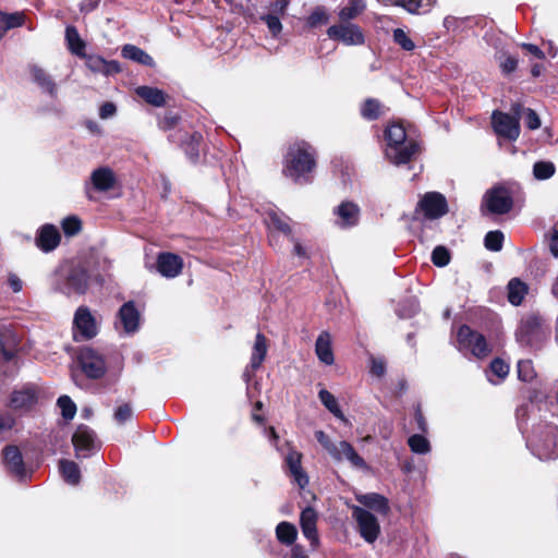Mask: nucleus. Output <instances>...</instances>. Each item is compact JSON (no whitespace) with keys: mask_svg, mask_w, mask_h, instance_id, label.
<instances>
[{"mask_svg":"<svg viewBox=\"0 0 558 558\" xmlns=\"http://www.w3.org/2000/svg\"><path fill=\"white\" fill-rule=\"evenodd\" d=\"M330 457L338 462L348 461L353 468L360 470L368 469L365 460L356 452L353 446L345 440H341L336 445L335 451H332Z\"/></svg>","mask_w":558,"mask_h":558,"instance_id":"16","label":"nucleus"},{"mask_svg":"<svg viewBox=\"0 0 558 558\" xmlns=\"http://www.w3.org/2000/svg\"><path fill=\"white\" fill-rule=\"evenodd\" d=\"M183 268V260L173 253H161L157 258V270L166 278L179 276Z\"/></svg>","mask_w":558,"mask_h":558,"instance_id":"19","label":"nucleus"},{"mask_svg":"<svg viewBox=\"0 0 558 558\" xmlns=\"http://www.w3.org/2000/svg\"><path fill=\"white\" fill-rule=\"evenodd\" d=\"M315 437H316L317 441L327 450V452L329 454H331L332 451H335L337 444L332 442L330 440V438L328 437V435H326L323 430H317L315 433Z\"/></svg>","mask_w":558,"mask_h":558,"instance_id":"56","label":"nucleus"},{"mask_svg":"<svg viewBox=\"0 0 558 558\" xmlns=\"http://www.w3.org/2000/svg\"><path fill=\"white\" fill-rule=\"evenodd\" d=\"M59 470L66 483L71 485H76L80 483L81 471L75 462L70 460H61L59 462Z\"/></svg>","mask_w":558,"mask_h":558,"instance_id":"32","label":"nucleus"},{"mask_svg":"<svg viewBox=\"0 0 558 558\" xmlns=\"http://www.w3.org/2000/svg\"><path fill=\"white\" fill-rule=\"evenodd\" d=\"M513 202L510 192L502 186H494L486 192L483 206L490 214L502 215L512 208Z\"/></svg>","mask_w":558,"mask_h":558,"instance_id":"10","label":"nucleus"},{"mask_svg":"<svg viewBox=\"0 0 558 558\" xmlns=\"http://www.w3.org/2000/svg\"><path fill=\"white\" fill-rule=\"evenodd\" d=\"M14 425V420L9 415L0 414V439L2 434L9 432Z\"/></svg>","mask_w":558,"mask_h":558,"instance_id":"61","label":"nucleus"},{"mask_svg":"<svg viewBox=\"0 0 558 558\" xmlns=\"http://www.w3.org/2000/svg\"><path fill=\"white\" fill-rule=\"evenodd\" d=\"M527 292V287L521 280L514 278L508 283V300L512 305H520Z\"/></svg>","mask_w":558,"mask_h":558,"instance_id":"34","label":"nucleus"},{"mask_svg":"<svg viewBox=\"0 0 558 558\" xmlns=\"http://www.w3.org/2000/svg\"><path fill=\"white\" fill-rule=\"evenodd\" d=\"M132 416H133V409L131 408V405L129 403H123V404L119 405L113 413V418H114L116 423L119 425L124 424L125 422L131 420Z\"/></svg>","mask_w":558,"mask_h":558,"instance_id":"50","label":"nucleus"},{"mask_svg":"<svg viewBox=\"0 0 558 558\" xmlns=\"http://www.w3.org/2000/svg\"><path fill=\"white\" fill-rule=\"evenodd\" d=\"M86 66L95 73L111 75L120 72V65L116 61H106L99 56H88L86 58Z\"/></svg>","mask_w":558,"mask_h":558,"instance_id":"26","label":"nucleus"},{"mask_svg":"<svg viewBox=\"0 0 558 558\" xmlns=\"http://www.w3.org/2000/svg\"><path fill=\"white\" fill-rule=\"evenodd\" d=\"M387 147L386 157L393 165L408 163L417 153L418 146L413 140H408L403 125L390 124L385 131Z\"/></svg>","mask_w":558,"mask_h":558,"instance_id":"2","label":"nucleus"},{"mask_svg":"<svg viewBox=\"0 0 558 558\" xmlns=\"http://www.w3.org/2000/svg\"><path fill=\"white\" fill-rule=\"evenodd\" d=\"M288 4H289L288 0H277L271 3L270 12L268 14H276L279 17L283 16L286 13V10L288 8Z\"/></svg>","mask_w":558,"mask_h":558,"instance_id":"58","label":"nucleus"},{"mask_svg":"<svg viewBox=\"0 0 558 558\" xmlns=\"http://www.w3.org/2000/svg\"><path fill=\"white\" fill-rule=\"evenodd\" d=\"M393 40L397 45L407 51H412L415 48L414 41L402 28H396L393 31Z\"/></svg>","mask_w":558,"mask_h":558,"instance_id":"47","label":"nucleus"},{"mask_svg":"<svg viewBox=\"0 0 558 558\" xmlns=\"http://www.w3.org/2000/svg\"><path fill=\"white\" fill-rule=\"evenodd\" d=\"M322 403L338 418L345 421V417L332 393L326 389H322L318 393Z\"/></svg>","mask_w":558,"mask_h":558,"instance_id":"40","label":"nucleus"},{"mask_svg":"<svg viewBox=\"0 0 558 558\" xmlns=\"http://www.w3.org/2000/svg\"><path fill=\"white\" fill-rule=\"evenodd\" d=\"M58 407L65 420H72L76 413V405L68 396H61L58 399Z\"/></svg>","mask_w":558,"mask_h":558,"instance_id":"46","label":"nucleus"},{"mask_svg":"<svg viewBox=\"0 0 558 558\" xmlns=\"http://www.w3.org/2000/svg\"><path fill=\"white\" fill-rule=\"evenodd\" d=\"M327 35L330 39L341 41L347 46H360L365 41L361 27L350 21L330 26L327 29Z\"/></svg>","mask_w":558,"mask_h":558,"instance_id":"7","label":"nucleus"},{"mask_svg":"<svg viewBox=\"0 0 558 558\" xmlns=\"http://www.w3.org/2000/svg\"><path fill=\"white\" fill-rule=\"evenodd\" d=\"M179 121V117L173 113H167L165 117L159 121V126L162 130H168L173 128Z\"/></svg>","mask_w":558,"mask_h":558,"instance_id":"60","label":"nucleus"},{"mask_svg":"<svg viewBox=\"0 0 558 558\" xmlns=\"http://www.w3.org/2000/svg\"><path fill=\"white\" fill-rule=\"evenodd\" d=\"M522 114H524L525 124L530 130H536L541 126V120L533 109L523 108L521 106L520 117Z\"/></svg>","mask_w":558,"mask_h":558,"instance_id":"52","label":"nucleus"},{"mask_svg":"<svg viewBox=\"0 0 558 558\" xmlns=\"http://www.w3.org/2000/svg\"><path fill=\"white\" fill-rule=\"evenodd\" d=\"M333 214L336 216L335 223L338 227L345 229L359 223L361 209L355 203L345 201L333 209Z\"/></svg>","mask_w":558,"mask_h":558,"instance_id":"15","label":"nucleus"},{"mask_svg":"<svg viewBox=\"0 0 558 558\" xmlns=\"http://www.w3.org/2000/svg\"><path fill=\"white\" fill-rule=\"evenodd\" d=\"M36 402V393L33 389L14 391L11 397L12 407L15 409H28Z\"/></svg>","mask_w":558,"mask_h":558,"instance_id":"33","label":"nucleus"},{"mask_svg":"<svg viewBox=\"0 0 558 558\" xmlns=\"http://www.w3.org/2000/svg\"><path fill=\"white\" fill-rule=\"evenodd\" d=\"M550 252L555 257H558V231H554L550 239Z\"/></svg>","mask_w":558,"mask_h":558,"instance_id":"64","label":"nucleus"},{"mask_svg":"<svg viewBox=\"0 0 558 558\" xmlns=\"http://www.w3.org/2000/svg\"><path fill=\"white\" fill-rule=\"evenodd\" d=\"M527 445L538 459H556L558 457V427L546 424L534 428Z\"/></svg>","mask_w":558,"mask_h":558,"instance_id":"3","label":"nucleus"},{"mask_svg":"<svg viewBox=\"0 0 558 558\" xmlns=\"http://www.w3.org/2000/svg\"><path fill=\"white\" fill-rule=\"evenodd\" d=\"M352 515L355 519L363 539L373 544L380 534V525L377 518L362 507L353 506Z\"/></svg>","mask_w":558,"mask_h":558,"instance_id":"6","label":"nucleus"},{"mask_svg":"<svg viewBox=\"0 0 558 558\" xmlns=\"http://www.w3.org/2000/svg\"><path fill=\"white\" fill-rule=\"evenodd\" d=\"M458 349L463 352H470L476 357H485L490 353V349L483 335L472 330L469 326L463 325L457 333Z\"/></svg>","mask_w":558,"mask_h":558,"instance_id":"5","label":"nucleus"},{"mask_svg":"<svg viewBox=\"0 0 558 558\" xmlns=\"http://www.w3.org/2000/svg\"><path fill=\"white\" fill-rule=\"evenodd\" d=\"M135 93L138 97L154 107H162L166 105L167 95L157 87L138 86L135 89Z\"/></svg>","mask_w":558,"mask_h":558,"instance_id":"28","label":"nucleus"},{"mask_svg":"<svg viewBox=\"0 0 558 558\" xmlns=\"http://www.w3.org/2000/svg\"><path fill=\"white\" fill-rule=\"evenodd\" d=\"M267 227L270 231H280L286 235H290L291 228L286 217H282L276 213H271L266 218Z\"/></svg>","mask_w":558,"mask_h":558,"instance_id":"39","label":"nucleus"},{"mask_svg":"<svg viewBox=\"0 0 558 558\" xmlns=\"http://www.w3.org/2000/svg\"><path fill=\"white\" fill-rule=\"evenodd\" d=\"M82 371L89 378H99L106 372V362L101 354L89 347H84L80 350L77 356Z\"/></svg>","mask_w":558,"mask_h":558,"instance_id":"11","label":"nucleus"},{"mask_svg":"<svg viewBox=\"0 0 558 558\" xmlns=\"http://www.w3.org/2000/svg\"><path fill=\"white\" fill-rule=\"evenodd\" d=\"M490 372L499 379H505L509 374V365L500 359H495L490 363Z\"/></svg>","mask_w":558,"mask_h":558,"instance_id":"54","label":"nucleus"},{"mask_svg":"<svg viewBox=\"0 0 558 558\" xmlns=\"http://www.w3.org/2000/svg\"><path fill=\"white\" fill-rule=\"evenodd\" d=\"M61 235L57 227L52 225L43 226L36 236V245L43 252H51L59 245Z\"/></svg>","mask_w":558,"mask_h":558,"instance_id":"21","label":"nucleus"},{"mask_svg":"<svg viewBox=\"0 0 558 558\" xmlns=\"http://www.w3.org/2000/svg\"><path fill=\"white\" fill-rule=\"evenodd\" d=\"M301 529L304 534V536L310 539L313 544L317 543L318 535L316 530V523H317V513L316 511L307 507L305 508L300 518Z\"/></svg>","mask_w":558,"mask_h":558,"instance_id":"24","label":"nucleus"},{"mask_svg":"<svg viewBox=\"0 0 558 558\" xmlns=\"http://www.w3.org/2000/svg\"><path fill=\"white\" fill-rule=\"evenodd\" d=\"M384 113L381 104L376 99H366L361 107V114L367 120H376Z\"/></svg>","mask_w":558,"mask_h":558,"instance_id":"38","label":"nucleus"},{"mask_svg":"<svg viewBox=\"0 0 558 558\" xmlns=\"http://www.w3.org/2000/svg\"><path fill=\"white\" fill-rule=\"evenodd\" d=\"M544 337L542 322L536 316L525 318L515 332L517 341L523 347H536Z\"/></svg>","mask_w":558,"mask_h":558,"instance_id":"8","label":"nucleus"},{"mask_svg":"<svg viewBox=\"0 0 558 558\" xmlns=\"http://www.w3.org/2000/svg\"><path fill=\"white\" fill-rule=\"evenodd\" d=\"M468 20L466 19H460L457 16H446L444 20V27L453 34H459L464 31L465 24Z\"/></svg>","mask_w":558,"mask_h":558,"instance_id":"49","label":"nucleus"},{"mask_svg":"<svg viewBox=\"0 0 558 558\" xmlns=\"http://www.w3.org/2000/svg\"><path fill=\"white\" fill-rule=\"evenodd\" d=\"M25 22V15L22 12L7 13L0 11V31L7 33L11 28L20 27Z\"/></svg>","mask_w":558,"mask_h":558,"instance_id":"36","label":"nucleus"},{"mask_svg":"<svg viewBox=\"0 0 558 558\" xmlns=\"http://www.w3.org/2000/svg\"><path fill=\"white\" fill-rule=\"evenodd\" d=\"M31 75L33 81L51 97L57 96V86L51 77L39 66H31Z\"/></svg>","mask_w":558,"mask_h":558,"instance_id":"29","label":"nucleus"},{"mask_svg":"<svg viewBox=\"0 0 558 558\" xmlns=\"http://www.w3.org/2000/svg\"><path fill=\"white\" fill-rule=\"evenodd\" d=\"M504 238L501 231H489L484 239L485 247L493 252H499L502 248Z\"/></svg>","mask_w":558,"mask_h":558,"instance_id":"45","label":"nucleus"},{"mask_svg":"<svg viewBox=\"0 0 558 558\" xmlns=\"http://www.w3.org/2000/svg\"><path fill=\"white\" fill-rule=\"evenodd\" d=\"M520 110L521 105L514 104L511 107V114L494 111L492 116V125L495 133L509 141H515L520 135Z\"/></svg>","mask_w":558,"mask_h":558,"instance_id":"4","label":"nucleus"},{"mask_svg":"<svg viewBox=\"0 0 558 558\" xmlns=\"http://www.w3.org/2000/svg\"><path fill=\"white\" fill-rule=\"evenodd\" d=\"M418 208L428 219H437L444 216L448 210L445 196L437 192L426 193L420 201Z\"/></svg>","mask_w":558,"mask_h":558,"instance_id":"14","label":"nucleus"},{"mask_svg":"<svg viewBox=\"0 0 558 558\" xmlns=\"http://www.w3.org/2000/svg\"><path fill=\"white\" fill-rule=\"evenodd\" d=\"M316 167L315 150L305 142L292 144L286 154L283 173L298 184L312 181Z\"/></svg>","mask_w":558,"mask_h":558,"instance_id":"1","label":"nucleus"},{"mask_svg":"<svg viewBox=\"0 0 558 558\" xmlns=\"http://www.w3.org/2000/svg\"><path fill=\"white\" fill-rule=\"evenodd\" d=\"M328 22V15L326 11L322 8H316L311 15L308 16L307 23L310 26L315 27L320 24H326Z\"/></svg>","mask_w":558,"mask_h":558,"instance_id":"55","label":"nucleus"},{"mask_svg":"<svg viewBox=\"0 0 558 558\" xmlns=\"http://www.w3.org/2000/svg\"><path fill=\"white\" fill-rule=\"evenodd\" d=\"M3 461L7 470L20 480L26 477L23 456L16 446H7L3 449Z\"/></svg>","mask_w":558,"mask_h":558,"instance_id":"18","label":"nucleus"},{"mask_svg":"<svg viewBox=\"0 0 558 558\" xmlns=\"http://www.w3.org/2000/svg\"><path fill=\"white\" fill-rule=\"evenodd\" d=\"M355 498L361 505L376 511L379 514L386 515L390 510L388 499L380 494H357Z\"/></svg>","mask_w":558,"mask_h":558,"instance_id":"23","label":"nucleus"},{"mask_svg":"<svg viewBox=\"0 0 558 558\" xmlns=\"http://www.w3.org/2000/svg\"><path fill=\"white\" fill-rule=\"evenodd\" d=\"M518 60L513 57H507L501 63L500 66L505 73H511L517 69Z\"/></svg>","mask_w":558,"mask_h":558,"instance_id":"62","label":"nucleus"},{"mask_svg":"<svg viewBox=\"0 0 558 558\" xmlns=\"http://www.w3.org/2000/svg\"><path fill=\"white\" fill-rule=\"evenodd\" d=\"M301 461L302 453L292 449L284 458V463L294 483H296L300 488H304L308 484V477L301 465Z\"/></svg>","mask_w":558,"mask_h":558,"instance_id":"20","label":"nucleus"},{"mask_svg":"<svg viewBox=\"0 0 558 558\" xmlns=\"http://www.w3.org/2000/svg\"><path fill=\"white\" fill-rule=\"evenodd\" d=\"M81 220L74 216L66 217L62 221L63 232L69 236L76 234L81 230Z\"/></svg>","mask_w":558,"mask_h":558,"instance_id":"53","label":"nucleus"},{"mask_svg":"<svg viewBox=\"0 0 558 558\" xmlns=\"http://www.w3.org/2000/svg\"><path fill=\"white\" fill-rule=\"evenodd\" d=\"M387 2L405 8L409 12H416L418 9H427L437 0H386Z\"/></svg>","mask_w":558,"mask_h":558,"instance_id":"41","label":"nucleus"},{"mask_svg":"<svg viewBox=\"0 0 558 558\" xmlns=\"http://www.w3.org/2000/svg\"><path fill=\"white\" fill-rule=\"evenodd\" d=\"M268 351L266 337L258 332L255 337V341L252 348V355L250 365L246 367L244 372V378L248 381L253 375V373L258 369L264 362L266 354Z\"/></svg>","mask_w":558,"mask_h":558,"instance_id":"17","label":"nucleus"},{"mask_svg":"<svg viewBox=\"0 0 558 558\" xmlns=\"http://www.w3.org/2000/svg\"><path fill=\"white\" fill-rule=\"evenodd\" d=\"M408 445L410 449L417 454H425L430 450L429 441L424 436L417 434L412 435L408 439Z\"/></svg>","mask_w":558,"mask_h":558,"instance_id":"43","label":"nucleus"},{"mask_svg":"<svg viewBox=\"0 0 558 558\" xmlns=\"http://www.w3.org/2000/svg\"><path fill=\"white\" fill-rule=\"evenodd\" d=\"M122 56L143 65L154 66L155 64L154 59L148 53L134 45H125L122 48Z\"/></svg>","mask_w":558,"mask_h":558,"instance_id":"31","label":"nucleus"},{"mask_svg":"<svg viewBox=\"0 0 558 558\" xmlns=\"http://www.w3.org/2000/svg\"><path fill=\"white\" fill-rule=\"evenodd\" d=\"M98 333V325L95 317L87 307L81 306L76 310L73 319V335L76 341L88 340Z\"/></svg>","mask_w":558,"mask_h":558,"instance_id":"9","label":"nucleus"},{"mask_svg":"<svg viewBox=\"0 0 558 558\" xmlns=\"http://www.w3.org/2000/svg\"><path fill=\"white\" fill-rule=\"evenodd\" d=\"M386 372V364L381 359L372 357L371 373L377 377L384 376Z\"/></svg>","mask_w":558,"mask_h":558,"instance_id":"57","label":"nucleus"},{"mask_svg":"<svg viewBox=\"0 0 558 558\" xmlns=\"http://www.w3.org/2000/svg\"><path fill=\"white\" fill-rule=\"evenodd\" d=\"M117 112V107L112 102H105L99 109V117L101 119L112 118Z\"/></svg>","mask_w":558,"mask_h":558,"instance_id":"59","label":"nucleus"},{"mask_svg":"<svg viewBox=\"0 0 558 558\" xmlns=\"http://www.w3.org/2000/svg\"><path fill=\"white\" fill-rule=\"evenodd\" d=\"M260 20L267 25L268 31L272 37H277L282 31V23L280 17L276 14H264Z\"/></svg>","mask_w":558,"mask_h":558,"instance_id":"48","label":"nucleus"},{"mask_svg":"<svg viewBox=\"0 0 558 558\" xmlns=\"http://www.w3.org/2000/svg\"><path fill=\"white\" fill-rule=\"evenodd\" d=\"M88 276L85 269L76 267L68 272L66 289L69 292L83 293L87 288Z\"/></svg>","mask_w":558,"mask_h":558,"instance_id":"27","label":"nucleus"},{"mask_svg":"<svg viewBox=\"0 0 558 558\" xmlns=\"http://www.w3.org/2000/svg\"><path fill=\"white\" fill-rule=\"evenodd\" d=\"M117 175L109 167H99L90 173L89 183L85 185L88 199H94L92 189L97 192H108L114 189Z\"/></svg>","mask_w":558,"mask_h":558,"instance_id":"12","label":"nucleus"},{"mask_svg":"<svg viewBox=\"0 0 558 558\" xmlns=\"http://www.w3.org/2000/svg\"><path fill=\"white\" fill-rule=\"evenodd\" d=\"M140 313L133 302H126L119 311V320L126 333L135 332L140 327Z\"/></svg>","mask_w":558,"mask_h":558,"instance_id":"22","label":"nucleus"},{"mask_svg":"<svg viewBox=\"0 0 558 558\" xmlns=\"http://www.w3.org/2000/svg\"><path fill=\"white\" fill-rule=\"evenodd\" d=\"M72 441L77 458H88L98 449L95 433L84 425L76 428Z\"/></svg>","mask_w":558,"mask_h":558,"instance_id":"13","label":"nucleus"},{"mask_svg":"<svg viewBox=\"0 0 558 558\" xmlns=\"http://www.w3.org/2000/svg\"><path fill=\"white\" fill-rule=\"evenodd\" d=\"M556 168L551 161H537L533 166V174L537 180H547L555 174Z\"/></svg>","mask_w":558,"mask_h":558,"instance_id":"42","label":"nucleus"},{"mask_svg":"<svg viewBox=\"0 0 558 558\" xmlns=\"http://www.w3.org/2000/svg\"><path fill=\"white\" fill-rule=\"evenodd\" d=\"M296 535V527L292 523L283 521L280 522L276 527L277 539L284 545L293 544Z\"/></svg>","mask_w":558,"mask_h":558,"instance_id":"37","label":"nucleus"},{"mask_svg":"<svg viewBox=\"0 0 558 558\" xmlns=\"http://www.w3.org/2000/svg\"><path fill=\"white\" fill-rule=\"evenodd\" d=\"M521 47L539 60L545 58V53L536 45L523 43Z\"/></svg>","mask_w":558,"mask_h":558,"instance_id":"63","label":"nucleus"},{"mask_svg":"<svg viewBox=\"0 0 558 558\" xmlns=\"http://www.w3.org/2000/svg\"><path fill=\"white\" fill-rule=\"evenodd\" d=\"M65 39L70 51L76 56L83 57L85 44L81 39L77 29L74 26H68L65 29Z\"/></svg>","mask_w":558,"mask_h":558,"instance_id":"35","label":"nucleus"},{"mask_svg":"<svg viewBox=\"0 0 558 558\" xmlns=\"http://www.w3.org/2000/svg\"><path fill=\"white\" fill-rule=\"evenodd\" d=\"M517 372L519 379L522 381H531L536 376L532 361L530 360H520L517 365Z\"/></svg>","mask_w":558,"mask_h":558,"instance_id":"44","label":"nucleus"},{"mask_svg":"<svg viewBox=\"0 0 558 558\" xmlns=\"http://www.w3.org/2000/svg\"><path fill=\"white\" fill-rule=\"evenodd\" d=\"M365 8V0H348L345 4L339 8L338 16L341 22H349L363 13Z\"/></svg>","mask_w":558,"mask_h":558,"instance_id":"30","label":"nucleus"},{"mask_svg":"<svg viewBox=\"0 0 558 558\" xmlns=\"http://www.w3.org/2000/svg\"><path fill=\"white\" fill-rule=\"evenodd\" d=\"M432 260L438 267H444L449 264L450 255L446 247L437 246L432 253Z\"/></svg>","mask_w":558,"mask_h":558,"instance_id":"51","label":"nucleus"},{"mask_svg":"<svg viewBox=\"0 0 558 558\" xmlns=\"http://www.w3.org/2000/svg\"><path fill=\"white\" fill-rule=\"evenodd\" d=\"M315 352L318 360L326 364L331 365L335 362L333 352L331 348V336L327 331H323L316 339Z\"/></svg>","mask_w":558,"mask_h":558,"instance_id":"25","label":"nucleus"}]
</instances>
